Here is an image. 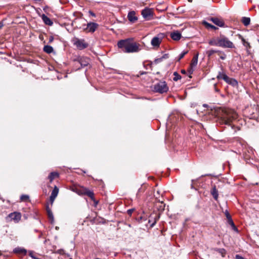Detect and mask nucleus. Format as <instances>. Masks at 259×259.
<instances>
[{"instance_id":"obj_1","label":"nucleus","mask_w":259,"mask_h":259,"mask_svg":"<svg viewBox=\"0 0 259 259\" xmlns=\"http://www.w3.org/2000/svg\"><path fill=\"white\" fill-rule=\"evenodd\" d=\"M218 116L221 123L231 125L233 121L237 119L238 115L234 110L223 108L219 110Z\"/></svg>"},{"instance_id":"obj_2","label":"nucleus","mask_w":259,"mask_h":259,"mask_svg":"<svg viewBox=\"0 0 259 259\" xmlns=\"http://www.w3.org/2000/svg\"><path fill=\"white\" fill-rule=\"evenodd\" d=\"M119 48L126 53L138 52L139 51V46L136 42H131L128 39L120 40L117 43Z\"/></svg>"},{"instance_id":"obj_3","label":"nucleus","mask_w":259,"mask_h":259,"mask_svg":"<svg viewBox=\"0 0 259 259\" xmlns=\"http://www.w3.org/2000/svg\"><path fill=\"white\" fill-rule=\"evenodd\" d=\"M209 44L211 46H219L224 48H234L232 41L225 35H221L220 37L209 40Z\"/></svg>"},{"instance_id":"obj_4","label":"nucleus","mask_w":259,"mask_h":259,"mask_svg":"<svg viewBox=\"0 0 259 259\" xmlns=\"http://www.w3.org/2000/svg\"><path fill=\"white\" fill-rule=\"evenodd\" d=\"M153 90L155 92L162 94L168 91V87L165 81H160L154 85Z\"/></svg>"},{"instance_id":"obj_5","label":"nucleus","mask_w":259,"mask_h":259,"mask_svg":"<svg viewBox=\"0 0 259 259\" xmlns=\"http://www.w3.org/2000/svg\"><path fill=\"white\" fill-rule=\"evenodd\" d=\"M72 44L78 50H82L88 47L89 44L84 39H79L74 37L71 40Z\"/></svg>"},{"instance_id":"obj_6","label":"nucleus","mask_w":259,"mask_h":259,"mask_svg":"<svg viewBox=\"0 0 259 259\" xmlns=\"http://www.w3.org/2000/svg\"><path fill=\"white\" fill-rule=\"evenodd\" d=\"M217 78L218 79H223L227 83L233 86H236L238 84L236 80L232 78H230L223 71L219 72L218 75L217 76Z\"/></svg>"},{"instance_id":"obj_7","label":"nucleus","mask_w":259,"mask_h":259,"mask_svg":"<svg viewBox=\"0 0 259 259\" xmlns=\"http://www.w3.org/2000/svg\"><path fill=\"white\" fill-rule=\"evenodd\" d=\"M141 14L144 19L149 20L153 16L152 10L150 8H146L142 11Z\"/></svg>"},{"instance_id":"obj_8","label":"nucleus","mask_w":259,"mask_h":259,"mask_svg":"<svg viewBox=\"0 0 259 259\" xmlns=\"http://www.w3.org/2000/svg\"><path fill=\"white\" fill-rule=\"evenodd\" d=\"M99 25L95 22H90L87 24V27L84 29V30L88 32H94L97 28H98Z\"/></svg>"},{"instance_id":"obj_9","label":"nucleus","mask_w":259,"mask_h":259,"mask_svg":"<svg viewBox=\"0 0 259 259\" xmlns=\"http://www.w3.org/2000/svg\"><path fill=\"white\" fill-rule=\"evenodd\" d=\"M209 20L212 22L215 25L219 27H223L225 26V23L222 18L218 17H211Z\"/></svg>"},{"instance_id":"obj_10","label":"nucleus","mask_w":259,"mask_h":259,"mask_svg":"<svg viewBox=\"0 0 259 259\" xmlns=\"http://www.w3.org/2000/svg\"><path fill=\"white\" fill-rule=\"evenodd\" d=\"M8 217L11 220L14 221L15 223H18L21 218V214L20 212H14L9 214Z\"/></svg>"},{"instance_id":"obj_11","label":"nucleus","mask_w":259,"mask_h":259,"mask_svg":"<svg viewBox=\"0 0 259 259\" xmlns=\"http://www.w3.org/2000/svg\"><path fill=\"white\" fill-rule=\"evenodd\" d=\"M59 193V189L57 186H55L54 189L53 190L51 195L50 197V200L52 204L53 203L55 198L57 197Z\"/></svg>"},{"instance_id":"obj_12","label":"nucleus","mask_w":259,"mask_h":259,"mask_svg":"<svg viewBox=\"0 0 259 259\" xmlns=\"http://www.w3.org/2000/svg\"><path fill=\"white\" fill-rule=\"evenodd\" d=\"M127 18L129 21L134 23L138 20V17L136 15V12L134 11L130 12L127 14Z\"/></svg>"},{"instance_id":"obj_13","label":"nucleus","mask_w":259,"mask_h":259,"mask_svg":"<svg viewBox=\"0 0 259 259\" xmlns=\"http://www.w3.org/2000/svg\"><path fill=\"white\" fill-rule=\"evenodd\" d=\"M170 37L174 40H179L181 39L182 35L178 31H176L170 33Z\"/></svg>"},{"instance_id":"obj_14","label":"nucleus","mask_w":259,"mask_h":259,"mask_svg":"<svg viewBox=\"0 0 259 259\" xmlns=\"http://www.w3.org/2000/svg\"><path fill=\"white\" fill-rule=\"evenodd\" d=\"M161 42V38L158 36H155L151 40V44L153 47H159Z\"/></svg>"},{"instance_id":"obj_15","label":"nucleus","mask_w":259,"mask_h":259,"mask_svg":"<svg viewBox=\"0 0 259 259\" xmlns=\"http://www.w3.org/2000/svg\"><path fill=\"white\" fill-rule=\"evenodd\" d=\"M78 59L80 65H89L90 64V59L87 57H79Z\"/></svg>"},{"instance_id":"obj_16","label":"nucleus","mask_w":259,"mask_h":259,"mask_svg":"<svg viewBox=\"0 0 259 259\" xmlns=\"http://www.w3.org/2000/svg\"><path fill=\"white\" fill-rule=\"evenodd\" d=\"M41 18L46 25L52 26L53 24L52 21L45 14L42 15Z\"/></svg>"},{"instance_id":"obj_17","label":"nucleus","mask_w":259,"mask_h":259,"mask_svg":"<svg viewBox=\"0 0 259 259\" xmlns=\"http://www.w3.org/2000/svg\"><path fill=\"white\" fill-rule=\"evenodd\" d=\"M84 190L85 188L84 187H80V188H77L75 187L72 189V190L76 193L77 194L79 195H82L84 194Z\"/></svg>"},{"instance_id":"obj_18","label":"nucleus","mask_w":259,"mask_h":259,"mask_svg":"<svg viewBox=\"0 0 259 259\" xmlns=\"http://www.w3.org/2000/svg\"><path fill=\"white\" fill-rule=\"evenodd\" d=\"M168 58V54H165L161 57H160L159 58L155 59L154 62L156 64L160 63L162 62L163 60L166 59Z\"/></svg>"},{"instance_id":"obj_19","label":"nucleus","mask_w":259,"mask_h":259,"mask_svg":"<svg viewBox=\"0 0 259 259\" xmlns=\"http://www.w3.org/2000/svg\"><path fill=\"white\" fill-rule=\"evenodd\" d=\"M211 194L213 196V198L215 200H217L218 198V192L216 186H213L211 190Z\"/></svg>"},{"instance_id":"obj_20","label":"nucleus","mask_w":259,"mask_h":259,"mask_svg":"<svg viewBox=\"0 0 259 259\" xmlns=\"http://www.w3.org/2000/svg\"><path fill=\"white\" fill-rule=\"evenodd\" d=\"M59 174L57 172H52L50 173V175L48 176V179H49L50 182H52L54 179L56 178L59 177Z\"/></svg>"},{"instance_id":"obj_21","label":"nucleus","mask_w":259,"mask_h":259,"mask_svg":"<svg viewBox=\"0 0 259 259\" xmlns=\"http://www.w3.org/2000/svg\"><path fill=\"white\" fill-rule=\"evenodd\" d=\"M43 50L45 52L48 54H50L53 52L54 49L52 46L46 45L44 46Z\"/></svg>"},{"instance_id":"obj_22","label":"nucleus","mask_w":259,"mask_h":259,"mask_svg":"<svg viewBox=\"0 0 259 259\" xmlns=\"http://www.w3.org/2000/svg\"><path fill=\"white\" fill-rule=\"evenodd\" d=\"M14 251L15 253H21V254H23L24 255H25L26 254V253H27V251H26V249H25L24 248H20V247L16 248L14 250Z\"/></svg>"},{"instance_id":"obj_23","label":"nucleus","mask_w":259,"mask_h":259,"mask_svg":"<svg viewBox=\"0 0 259 259\" xmlns=\"http://www.w3.org/2000/svg\"><path fill=\"white\" fill-rule=\"evenodd\" d=\"M215 251L218 252L222 257H225L226 254V250L224 248H215Z\"/></svg>"},{"instance_id":"obj_24","label":"nucleus","mask_w":259,"mask_h":259,"mask_svg":"<svg viewBox=\"0 0 259 259\" xmlns=\"http://www.w3.org/2000/svg\"><path fill=\"white\" fill-rule=\"evenodd\" d=\"M84 195H88L89 197H90L92 200H94V194L93 193V192L88 190V189L85 188V190H84Z\"/></svg>"},{"instance_id":"obj_25","label":"nucleus","mask_w":259,"mask_h":259,"mask_svg":"<svg viewBox=\"0 0 259 259\" xmlns=\"http://www.w3.org/2000/svg\"><path fill=\"white\" fill-rule=\"evenodd\" d=\"M250 19L249 17H243L242 19V22L244 26H247L250 24Z\"/></svg>"},{"instance_id":"obj_26","label":"nucleus","mask_w":259,"mask_h":259,"mask_svg":"<svg viewBox=\"0 0 259 259\" xmlns=\"http://www.w3.org/2000/svg\"><path fill=\"white\" fill-rule=\"evenodd\" d=\"M228 224H229L231 226L232 229L234 231H235L236 232H238V230L237 227L235 226V224H234L232 219H230L229 220V221H228Z\"/></svg>"},{"instance_id":"obj_27","label":"nucleus","mask_w":259,"mask_h":259,"mask_svg":"<svg viewBox=\"0 0 259 259\" xmlns=\"http://www.w3.org/2000/svg\"><path fill=\"white\" fill-rule=\"evenodd\" d=\"M203 24L207 28H210L214 30L218 29V28L214 25L208 23L207 22L204 21L203 22Z\"/></svg>"},{"instance_id":"obj_28","label":"nucleus","mask_w":259,"mask_h":259,"mask_svg":"<svg viewBox=\"0 0 259 259\" xmlns=\"http://www.w3.org/2000/svg\"><path fill=\"white\" fill-rule=\"evenodd\" d=\"M187 53V51L182 52L178 57L175 58V63L179 62L181 59H182Z\"/></svg>"},{"instance_id":"obj_29","label":"nucleus","mask_w":259,"mask_h":259,"mask_svg":"<svg viewBox=\"0 0 259 259\" xmlns=\"http://www.w3.org/2000/svg\"><path fill=\"white\" fill-rule=\"evenodd\" d=\"M173 80L175 81H177L178 80L180 79L182 77L179 74H178L177 72H175L173 74Z\"/></svg>"},{"instance_id":"obj_30","label":"nucleus","mask_w":259,"mask_h":259,"mask_svg":"<svg viewBox=\"0 0 259 259\" xmlns=\"http://www.w3.org/2000/svg\"><path fill=\"white\" fill-rule=\"evenodd\" d=\"M29 198V196L27 195H22L20 197L21 201H28Z\"/></svg>"},{"instance_id":"obj_31","label":"nucleus","mask_w":259,"mask_h":259,"mask_svg":"<svg viewBox=\"0 0 259 259\" xmlns=\"http://www.w3.org/2000/svg\"><path fill=\"white\" fill-rule=\"evenodd\" d=\"M197 62H198V57H197V56H195L192 59V62L191 64V65H196L197 64Z\"/></svg>"},{"instance_id":"obj_32","label":"nucleus","mask_w":259,"mask_h":259,"mask_svg":"<svg viewBox=\"0 0 259 259\" xmlns=\"http://www.w3.org/2000/svg\"><path fill=\"white\" fill-rule=\"evenodd\" d=\"M48 216H49L50 219L51 220V222H52L54 220L53 215L52 212H51V210H48Z\"/></svg>"},{"instance_id":"obj_33","label":"nucleus","mask_w":259,"mask_h":259,"mask_svg":"<svg viewBox=\"0 0 259 259\" xmlns=\"http://www.w3.org/2000/svg\"><path fill=\"white\" fill-rule=\"evenodd\" d=\"M187 72H188V74H189V78H191V74L193 72V69L191 68H189V69L187 70Z\"/></svg>"},{"instance_id":"obj_34","label":"nucleus","mask_w":259,"mask_h":259,"mask_svg":"<svg viewBox=\"0 0 259 259\" xmlns=\"http://www.w3.org/2000/svg\"><path fill=\"white\" fill-rule=\"evenodd\" d=\"M225 215H226V218H227V219L228 220V221H229V220L230 219H232L230 214H229V213L227 211H226L225 212Z\"/></svg>"},{"instance_id":"obj_35","label":"nucleus","mask_w":259,"mask_h":259,"mask_svg":"<svg viewBox=\"0 0 259 259\" xmlns=\"http://www.w3.org/2000/svg\"><path fill=\"white\" fill-rule=\"evenodd\" d=\"M235 258L236 259H246L244 257H243V256H242L239 254H236L235 255Z\"/></svg>"},{"instance_id":"obj_36","label":"nucleus","mask_w":259,"mask_h":259,"mask_svg":"<svg viewBox=\"0 0 259 259\" xmlns=\"http://www.w3.org/2000/svg\"><path fill=\"white\" fill-rule=\"evenodd\" d=\"M243 41L244 42L243 44L244 46H245L246 47H247L248 46L250 47L249 44L248 42H245L244 39H243Z\"/></svg>"},{"instance_id":"obj_37","label":"nucleus","mask_w":259,"mask_h":259,"mask_svg":"<svg viewBox=\"0 0 259 259\" xmlns=\"http://www.w3.org/2000/svg\"><path fill=\"white\" fill-rule=\"evenodd\" d=\"M89 13H90V14L91 16H93V17H95V16H96L95 14L94 13H93V12L92 11H89Z\"/></svg>"},{"instance_id":"obj_38","label":"nucleus","mask_w":259,"mask_h":259,"mask_svg":"<svg viewBox=\"0 0 259 259\" xmlns=\"http://www.w3.org/2000/svg\"><path fill=\"white\" fill-rule=\"evenodd\" d=\"M29 255H30L31 257L33 258H35V257L33 255V252H32V251H31L29 252Z\"/></svg>"},{"instance_id":"obj_39","label":"nucleus","mask_w":259,"mask_h":259,"mask_svg":"<svg viewBox=\"0 0 259 259\" xmlns=\"http://www.w3.org/2000/svg\"><path fill=\"white\" fill-rule=\"evenodd\" d=\"M133 209H128V210H127V212H128V213L129 214H132V213L133 212Z\"/></svg>"},{"instance_id":"obj_40","label":"nucleus","mask_w":259,"mask_h":259,"mask_svg":"<svg viewBox=\"0 0 259 259\" xmlns=\"http://www.w3.org/2000/svg\"><path fill=\"white\" fill-rule=\"evenodd\" d=\"M187 71L185 69H182L181 70V73L185 74L186 73Z\"/></svg>"},{"instance_id":"obj_41","label":"nucleus","mask_w":259,"mask_h":259,"mask_svg":"<svg viewBox=\"0 0 259 259\" xmlns=\"http://www.w3.org/2000/svg\"><path fill=\"white\" fill-rule=\"evenodd\" d=\"M53 40V37H50L49 39V42L52 41Z\"/></svg>"},{"instance_id":"obj_42","label":"nucleus","mask_w":259,"mask_h":259,"mask_svg":"<svg viewBox=\"0 0 259 259\" xmlns=\"http://www.w3.org/2000/svg\"><path fill=\"white\" fill-rule=\"evenodd\" d=\"M221 58L223 60H224L225 58V57H224V56H221Z\"/></svg>"},{"instance_id":"obj_43","label":"nucleus","mask_w":259,"mask_h":259,"mask_svg":"<svg viewBox=\"0 0 259 259\" xmlns=\"http://www.w3.org/2000/svg\"><path fill=\"white\" fill-rule=\"evenodd\" d=\"M156 223V221H155L152 225H151V226H153Z\"/></svg>"},{"instance_id":"obj_44","label":"nucleus","mask_w":259,"mask_h":259,"mask_svg":"<svg viewBox=\"0 0 259 259\" xmlns=\"http://www.w3.org/2000/svg\"><path fill=\"white\" fill-rule=\"evenodd\" d=\"M231 67H233L234 66H231ZM231 70H233L232 67H231Z\"/></svg>"},{"instance_id":"obj_45","label":"nucleus","mask_w":259,"mask_h":259,"mask_svg":"<svg viewBox=\"0 0 259 259\" xmlns=\"http://www.w3.org/2000/svg\"><path fill=\"white\" fill-rule=\"evenodd\" d=\"M188 1H189V2H192V0H188Z\"/></svg>"},{"instance_id":"obj_46","label":"nucleus","mask_w":259,"mask_h":259,"mask_svg":"<svg viewBox=\"0 0 259 259\" xmlns=\"http://www.w3.org/2000/svg\"><path fill=\"white\" fill-rule=\"evenodd\" d=\"M161 204H163V202L162 201L161 202Z\"/></svg>"},{"instance_id":"obj_47","label":"nucleus","mask_w":259,"mask_h":259,"mask_svg":"<svg viewBox=\"0 0 259 259\" xmlns=\"http://www.w3.org/2000/svg\"><path fill=\"white\" fill-rule=\"evenodd\" d=\"M69 259H72V258H69Z\"/></svg>"}]
</instances>
